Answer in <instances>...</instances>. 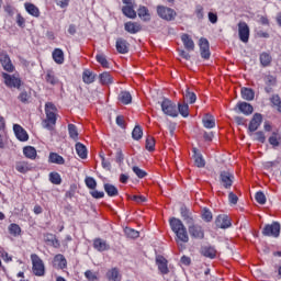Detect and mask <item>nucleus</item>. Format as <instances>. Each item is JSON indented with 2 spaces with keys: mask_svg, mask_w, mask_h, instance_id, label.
<instances>
[{
  "mask_svg": "<svg viewBox=\"0 0 281 281\" xmlns=\"http://www.w3.org/2000/svg\"><path fill=\"white\" fill-rule=\"evenodd\" d=\"M85 183L89 190H95V188H98V182L93 179V177H86Z\"/></svg>",
  "mask_w": 281,
  "mask_h": 281,
  "instance_id": "48",
  "label": "nucleus"
},
{
  "mask_svg": "<svg viewBox=\"0 0 281 281\" xmlns=\"http://www.w3.org/2000/svg\"><path fill=\"white\" fill-rule=\"evenodd\" d=\"M15 170L22 175H25L26 172H30V166L25 161H19L15 164Z\"/></svg>",
  "mask_w": 281,
  "mask_h": 281,
  "instance_id": "39",
  "label": "nucleus"
},
{
  "mask_svg": "<svg viewBox=\"0 0 281 281\" xmlns=\"http://www.w3.org/2000/svg\"><path fill=\"white\" fill-rule=\"evenodd\" d=\"M106 279L109 281H121L122 278L120 277V270H117V268H112L106 272Z\"/></svg>",
  "mask_w": 281,
  "mask_h": 281,
  "instance_id": "32",
  "label": "nucleus"
},
{
  "mask_svg": "<svg viewBox=\"0 0 281 281\" xmlns=\"http://www.w3.org/2000/svg\"><path fill=\"white\" fill-rule=\"evenodd\" d=\"M280 223L279 222H273L272 224H267L261 234L262 236H272V238H278L280 236Z\"/></svg>",
  "mask_w": 281,
  "mask_h": 281,
  "instance_id": "8",
  "label": "nucleus"
},
{
  "mask_svg": "<svg viewBox=\"0 0 281 281\" xmlns=\"http://www.w3.org/2000/svg\"><path fill=\"white\" fill-rule=\"evenodd\" d=\"M97 60L100 63V65H102V67H104V69H109V61L106 60L105 56L97 55Z\"/></svg>",
  "mask_w": 281,
  "mask_h": 281,
  "instance_id": "61",
  "label": "nucleus"
},
{
  "mask_svg": "<svg viewBox=\"0 0 281 281\" xmlns=\"http://www.w3.org/2000/svg\"><path fill=\"white\" fill-rule=\"evenodd\" d=\"M101 85H113V77L109 72H102L99 76Z\"/></svg>",
  "mask_w": 281,
  "mask_h": 281,
  "instance_id": "41",
  "label": "nucleus"
},
{
  "mask_svg": "<svg viewBox=\"0 0 281 281\" xmlns=\"http://www.w3.org/2000/svg\"><path fill=\"white\" fill-rule=\"evenodd\" d=\"M53 262L57 269H67V259L61 254L56 255Z\"/></svg>",
  "mask_w": 281,
  "mask_h": 281,
  "instance_id": "25",
  "label": "nucleus"
},
{
  "mask_svg": "<svg viewBox=\"0 0 281 281\" xmlns=\"http://www.w3.org/2000/svg\"><path fill=\"white\" fill-rule=\"evenodd\" d=\"M255 139H257V142H260V144H265V142H267V136H265V132L259 131L255 133Z\"/></svg>",
  "mask_w": 281,
  "mask_h": 281,
  "instance_id": "60",
  "label": "nucleus"
},
{
  "mask_svg": "<svg viewBox=\"0 0 281 281\" xmlns=\"http://www.w3.org/2000/svg\"><path fill=\"white\" fill-rule=\"evenodd\" d=\"M215 225L220 227V229H227L232 227V221L227 215H218L215 220Z\"/></svg>",
  "mask_w": 281,
  "mask_h": 281,
  "instance_id": "17",
  "label": "nucleus"
},
{
  "mask_svg": "<svg viewBox=\"0 0 281 281\" xmlns=\"http://www.w3.org/2000/svg\"><path fill=\"white\" fill-rule=\"evenodd\" d=\"M260 124H262V114L255 113L248 125V135L250 137L260 128Z\"/></svg>",
  "mask_w": 281,
  "mask_h": 281,
  "instance_id": "10",
  "label": "nucleus"
},
{
  "mask_svg": "<svg viewBox=\"0 0 281 281\" xmlns=\"http://www.w3.org/2000/svg\"><path fill=\"white\" fill-rule=\"evenodd\" d=\"M188 232L191 238H195L196 240H203L205 238V231L199 224H191L188 226Z\"/></svg>",
  "mask_w": 281,
  "mask_h": 281,
  "instance_id": "9",
  "label": "nucleus"
},
{
  "mask_svg": "<svg viewBox=\"0 0 281 281\" xmlns=\"http://www.w3.org/2000/svg\"><path fill=\"white\" fill-rule=\"evenodd\" d=\"M31 260L33 265L32 269H33L34 276H37V277L45 276V263L43 262V259H41L38 255L33 254L31 255Z\"/></svg>",
  "mask_w": 281,
  "mask_h": 281,
  "instance_id": "6",
  "label": "nucleus"
},
{
  "mask_svg": "<svg viewBox=\"0 0 281 281\" xmlns=\"http://www.w3.org/2000/svg\"><path fill=\"white\" fill-rule=\"evenodd\" d=\"M95 77L97 75L93 71H83L82 81L85 85H92V82H95Z\"/></svg>",
  "mask_w": 281,
  "mask_h": 281,
  "instance_id": "34",
  "label": "nucleus"
},
{
  "mask_svg": "<svg viewBox=\"0 0 281 281\" xmlns=\"http://www.w3.org/2000/svg\"><path fill=\"white\" fill-rule=\"evenodd\" d=\"M272 106L281 113V99L280 95L273 94L270 99Z\"/></svg>",
  "mask_w": 281,
  "mask_h": 281,
  "instance_id": "44",
  "label": "nucleus"
},
{
  "mask_svg": "<svg viewBox=\"0 0 281 281\" xmlns=\"http://www.w3.org/2000/svg\"><path fill=\"white\" fill-rule=\"evenodd\" d=\"M115 161L119 164V166L124 164V153H122L121 148L116 149Z\"/></svg>",
  "mask_w": 281,
  "mask_h": 281,
  "instance_id": "55",
  "label": "nucleus"
},
{
  "mask_svg": "<svg viewBox=\"0 0 281 281\" xmlns=\"http://www.w3.org/2000/svg\"><path fill=\"white\" fill-rule=\"evenodd\" d=\"M202 122L205 128H214V126H216V121L211 114H206Z\"/></svg>",
  "mask_w": 281,
  "mask_h": 281,
  "instance_id": "38",
  "label": "nucleus"
},
{
  "mask_svg": "<svg viewBox=\"0 0 281 281\" xmlns=\"http://www.w3.org/2000/svg\"><path fill=\"white\" fill-rule=\"evenodd\" d=\"M181 41L183 43L184 49L188 52H194V41L190 35L188 34H182Z\"/></svg>",
  "mask_w": 281,
  "mask_h": 281,
  "instance_id": "24",
  "label": "nucleus"
},
{
  "mask_svg": "<svg viewBox=\"0 0 281 281\" xmlns=\"http://www.w3.org/2000/svg\"><path fill=\"white\" fill-rule=\"evenodd\" d=\"M100 158L102 168H104V170L111 171V161L106 160L104 154H100Z\"/></svg>",
  "mask_w": 281,
  "mask_h": 281,
  "instance_id": "58",
  "label": "nucleus"
},
{
  "mask_svg": "<svg viewBox=\"0 0 281 281\" xmlns=\"http://www.w3.org/2000/svg\"><path fill=\"white\" fill-rule=\"evenodd\" d=\"M146 150H149V153H153L155 150V137L148 135L145 143Z\"/></svg>",
  "mask_w": 281,
  "mask_h": 281,
  "instance_id": "46",
  "label": "nucleus"
},
{
  "mask_svg": "<svg viewBox=\"0 0 281 281\" xmlns=\"http://www.w3.org/2000/svg\"><path fill=\"white\" fill-rule=\"evenodd\" d=\"M68 133L74 142H78V127L75 124H68Z\"/></svg>",
  "mask_w": 281,
  "mask_h": 281,
  "instance_id": "43",
  "label": "nucleus"
},
{
  "mask_svg": "<svg viewBox=\"0 0 281 281\" xmlns=\"http://www.w3.org/2000/svg\"><path fill=\"white\" fill-rule=\"evenodd\" d=\"M0 64L3 67L4 71H14V65L12 64V59H10V55H8V52L2 50L0 53Z\"/></svg>",
  "mask_w": 281,
  "mask_h": 281,
  "instance_id": "12",
  "label": "nucleus"
},
{
  "mask_svg": "<svg viewBox=\"0 0 281 281\" xmlns=\"http://www.w3.org/2000/svg\"><path fill=\"white\" fill-rule=\"evenodd\" d=\"M199 47L201 58H204V60H210V56H212V53H210V41H207L205 37H201L199 41Z\"/></svg>",
  "mask_w": 281,
  "mask_h": 281,
  "instance_id": "11",
  "label": "nucleus"
},
{
  "mask_svg": "<svg viewBox=\"0 0 281 281\" xmlns=\"http://www.w3.org/2000/svg\"><path fill=\"white\" fill-rule=\"evenodd\" d=\"M192 150L194 166H196V168H205V159L203 158V154L199 153V149L196 147H193Z\"/></svg>",
  "mask_w": 281,
  "mask_h": 281,
  "instance_id": "21",
  "label": "nucleus"
},
{
  "mask_svg": "<svg viewBox=\"0 0 281 281\" xmlns=\"http://www.w3.org/2000/svg\"><path fill=\"white\" fill-rule=\"evenodd\" d=\"M48 161L50 164H57L58 166H63L65 164V158H63V156L58 155L57 153H50Z\"/></svg>",
  "mask_w": 281,
  "mask_h": 281,
  "instance_id": "33",
  "label": "nucleus"
},
{
  "mask_svg": "<svg viewBox=\"0 0 281 281\" xmlns=\"http://www.w3.org/2000/svg\"><path fill=\"white\" fill-rule=\"evenodd\" d=\"M132 137L136 142H139L142 137H144V130H142V126L136 125L132 132Z\"/></svg>",
  "mask_w": 281,
  "mask_h": 281,
  "instance_id": "42",
  "label": "nucleus"
},
{
  "mask_svg": "<svg viewBox=\"0 0 281 281\" xmlns=\"http://www.w3.org/2000/svg\"><path fill=\"white\" fill-rule=\"evenodd\" d=\"M93 247L97 249V251H109V249H111V246H109L106 240L102 238H95L93 240Z\"/></svg>",
  "mask_w": 281,
  "mask_h": 281,
  "instance_id": "23",
  "label": "nucleus"
},
{
  "mask_svg": "<svg viewBox=\"0 0 281 281\" xmlns=\"http://www.w3.org/2000/svg\"><path fill=\"white\" fill-rule=\"evenodd\" d=\"M161 111L165 115L169 117H179V111L177 110V104L172 102L170 99L164 98L160 103Z\"/></svg>",
  "mask_w": 281,
  "mask_h": 281,
  "instance_id": "3",
  "label": "nucleus"
},
{
  "mask_svg": "<svg viewBox=\"0 0 281 281\" xmlns=\"http://www.w3.org/2000/svg\"><path fill=\"white\" fill-rule=\"evenodd\" d=\"M220 183L225 190H231L234 186V173L229 170H223L220 172Z\"/></svg>",
  "mask_w": 281,
  "mask_h": 281,
  "instance_id": "7",
  "label": "nucleus"
},
{
  "mask_svg": "<svg viewBox=\"0 0 281 281\" xmlns=\"http://www.w3.org/2000/svg\"><path fill=\"white\" fill-rule=\"evenodd\" d=\"M238 35L241 43H249V25L246 22H239L237 24Z\"/></svg>",
  "mask_w": 281,
  "mask_h": 281,
  "instance_id": "13",
  "label": "nucleus"
},
{
  "mask_svg": "<svg viewBox=\"0 0 281 281\" xmlns=\"http://www.w3.org/2000/svg\"><path fill=\"white\" fill-rule=\"evenodd\" d=\"M265 82L266 85H268L269 87H274L276 82H278V80L276 79V77L271 76V75H268L266 78H265Z\"/></svg>",
  "mask_w": 281,
  "mask_h": 281,
  "instance_id": "63",
  "label": "nucleus"
},
{
  "mask_svg": "<svg viewBox=\"0 0 281 281\" xmlns=\"http://www.w3.org/2000/svg\"><path fill=\"white\" fill-rule=\"evenodd\" d=\"M195 15H196V19H199V21H203L205 16V14L203 13V5L198 4L195 7Z\"/></svg>",
  "mask_w": 281,
  "mask_h": 281,
  "instance_id": "59",
  "label": "nucleus"
},
{
  "mask_svg": "<svg viewBox=\"0 0 281 281\" xmlns=\"http://www.w3.org/2000/svg\"><path fill=\"white\" fill-rule=\"evenodd\" d=\"M260 63L263 67H268L271 64V55L269 53H262L260 55Z\"/></svg>",
  "mask_w": 281,
  "mask_h": 281,
  "instance_id": "51",
  "label": "nucleus"
},
{
  "mask_svg": "<svg viewBox=\"0 0 281 281\" xmlns=\"http://www.w3.org/2000/svg\"><path fill=\"white\" fill-rule=\"evenodd\" d=\"M180 214L187 225H192L194 223V217L192 216V213L190 212V209H188V206L182 205L180 207Z\"/></svg>",
  "mask_w": 281,
  "mask_h": 281,
  "instance_id": "20",
  "label": "nucleus"
},
{
  "mask_svg": "<svg viewBox=\"0 0 281 281\" xmlns=\"http://www.w3.org/2000/svg\"><path fill=\"white\" fill-rule=\"evenodd\" d=\"M200 252L202 256H204V258H210L211 260L216 258V248L213 246H202Z\"/></svg>",
  "mask_w": 281,
  "mask_h": 281,
  "instance_id": "22",
  "label": "nucleus"
},
{
  "mask_svg": "<svg viewBox=\"0 0 281 281\" xmlns=\"http://www.w3.org/2000/svg\"><path fill=\"white\" fill-rule=\"evenodd\" d=\"M184 98L188 100L189 104H194V102H196V94L190 92V88L186 89Z\"/></svg>",
  "mask_w": 281,
  "mask_h": 281,
  "instance_id": "47",
  "label": "nucleus"
},
{
  "mask_svg": "<svg viewBox=\"0 0 281 281\" xmlns=\"http://www.w3.org/2000/svg\"><path fill=\"white\" fill-rule=\"evenodd\" d=\"M137 14L142 21H150V11L145 5H140L137 10Z\"/></svg>",
  "mask_w": 281,
  "mask_h": 281,
  "instance_id": "28",
  "label": "nucleus"
},
{
  "mask_svg": "<svg viewBox=\"0 0 281 281\" xmlns=\"http://www.w3.org/2000/svg\"><path fill=\"white\" fill-rule=\"evenodd\" d=\"M133 172L136 175V177H138V179H144V177H146L148 173L144 170H142L139 167L134 166L132 168Z\"/></svg>",
  "mask_w": 281,
  "mask_h": 281,
  "instance_id": "56",
  "label": "nucleus"
},
{
  "mask_svg": "<svg viewBox=\"0 0 281 281\" xmlns=\"http://www.w3.org/2000/svg\"><path fill=\"white\" fill-rule=\"evenodd\" d=\"M49 181L50 183H54V186H60V183H63V179L60 178V175L58 172H50Z\"/></svg>",
  "mask_w": 281,
  "mask_h": 281,
  "instance_id": "45",
  "label": "nucleus"
},
{
  "mask_svg": "<svg viewBox=\"0 0 281 281\" xmlns=\"http://www.w3.org/2000/svg\"><path fill=\"white\" fill-rule=\"evenodd\" d=\"M124 233L127 236V238H139V232H137L131 227H125Z\"/></svg>",
  "mask_w": 281,
  "mask_h": 281,
  "instance_id": "50",
  "label": "nucleus"
},
{
  "mask_svg": "<svg viewBox=\"0 0 281 281\" xmlns=\"http://www.w3.org/2000/svg\"><path fill=\"white\" fill-rule=\"evenodd\" d=\"M119 100L122 102V104H131V102H133V97L131 95V92L122 91L119 94Z\"/></svg>",
  "mask_w": 281,
  "mask_h": 281,
  "instance_id": "37",
  "label": "nucleus"
},
{
  "mask_svg": "<svg viewBox=\"0 0 281 281\" xmlns=\"http://www.w3.org/2000/svg\"><path fill=\"white\" fill-rule=\"evenodd\" d=\"M45 79L49 85H56V82H58V79L52 72H47Z\"/></svg>",
  "mask_w": 281,
  "mask_h": 281,
  "instance_id": "62",
  "label": "nucleus"
},
{
  "mask_svg": "<svg viewBox=\"0 0 281 281\" xmlns=\"http://www.w3.org/2000/svg\"><path fill=\"white\" fill-rule=\"evenodd\" d=\"M156 11L158 16L164 21H175L177 19V11H175L172 8L158 5Z\"/></svg>",
  "mask_w": 281,
  "mask_h": 281,
  "instance_id": "5",
  "label": "nucleus"
},
{
  "mask_svg": "<svg viewBox=\"0 0 281 281\" xmlns=\"http://www.w3.org/2000/svg\"><path fill=\"white\" fill-rule=\"evenodd\" d=\"M56 111H58V109L56 108V105H54V103L47 102L45 104L46 119L43 120L42 122L43 128H47V131H54V127L56 126V120H57Z\"/></svg>",
  "mask_w": 281,
  "mask_h": 281,
  "instance_id": "2",
  "label": "nucleus"
},
{
  "mask_svg": "<svg viewBox=\"0 0 281 281\" xmlns=\"http://www.w3.org/2000/svg\"><path fill=\"white\" fill-rule=\"evenodd\" d=\"M234 111H236V113H243L244 115H251V113H254V106L247 102H238Z\"/></svg>",
  "mask_w": 281,
  "mask_h": 281,
  "instance_id": "15",
  "label": "nucleus"
},
{
  "mask_svg": "<svg viewBox=\"0 0 281 281\" xmlns=\"http://www.w3.org/2000/svg\"><path fill=\"white\" fill-rule=\"evenodd\" d=\"M9 232L12 236H19V234H21V226L18 224H10Z\"/></svg>",
  "mask_w": 281,
  "mask_h": 281,
  "instance_id": "53",
  "label": "nucleus"
},
{
  "mask_svg": "<svg viewBox=\"0 0 281 281\" xmlns=\"http://www.w3.org/2000/svg\"><path fill=\"white\" fill-rule=\"evenodd\" d=\"M268 142L271 146H273V148H277V146H280V142L278 140V134L276 132L272 133Z\"/></svg>",
  "mask_w": 281,
  "mask_h": 281,
  "instance_id": "54",
  "label": "nucleus"
},
{
  "mask_svg": "<svg viewBox=\"0 0 281 281\" xmlns=\"http://www.w3.org/2000/svg\"><path fill=\"white\" fill-rule=\"evenodd\" d=\"M241 98L243 100H247L248 102H251V100L256 98V92H254V89L251 88H241Z\"/></svg>",
  "mask_w": 281,
  "mask_h": 281,
  "instance_id": "29",
  "label": "nucleus"
},
{
  "mask_svg": "<svg viewBox=\"0 0 281 281\" xmlns=\"http://www.w3.org/2000/svg\"><path fill=\"white\" fill-rule=\"evenodd\" d=\"M228 201L232 205H236L238 203V195H236L234 192H229Z\"/></svg>",
  "mask_w": 281,
  "mask_h": 281,
  "instance_id": "64",
  "label": "nucleus"
},
{
  "mask_svg": "<svg viewBox=\"0 0 281 281\" xmlns=\"http://www.w3.org/2000/svg\"><path fill=\"white\" fill-rule=\"evenodd\" d=\"M2 78L4 80L5 87H8L9 89H21V85H23V81L21 80V77H19V75L2 72Z\"/></svg>",
  "mask_w": 281,
  "mask_h": 281,
  "instance_id": "4",
  "label": "nucleus"
},
{
  "mask_svg": "<svg viewBox=\"0 0 281 281\" xmlns=\"http://www.w3.org/2000/svg\"><path fill=\"white\" fill-rule=\"evenodd\" d=\"M53 60H55L57 65H63V63H65V53L63 52V49L56 48L53 52Z\"/></svg>",
  "mask_w": 281,
  "mask_h": 281,
  "instance_id": "30",
  "label": "nucleus"
},
{
  "mask_svg": "<svg viewBox=\"0 0 281 281\" xmlns=\"http://www.w3.org/2000/svg\"><path fill=\"white\" fill-rule=\"evenodd\" d=\"M131 47V44L128 43V41L119 37L116 40V50L119 52V54H128V49Z\"/></svg>",
  "mask_w": 281,
  "mask_h": 281,
  "instance_id": "19",
  "label": "nucleus"
},
{
  "mask_svg": "<svg viewBox=\"0 0 281 281\" xmlns=\"http://www.w3.org/2000/svg\"><path fill=\"white\" fill-rule=\"evenodd\" d=\"M178 114L182 115V117H189L190 115V106L188 103H178L177 108Z\"/></svg>",
  "mask_w": 281,
  "mask_h": 281,
  "instance_id": "36",
  "label": "nucleus"
},
{
  "mask_svg": "<svg viewBox=\"0 0 281 281\" xmlns=\"http://www.w3.org/2000/svg\"><path fill=\"white\" fill-rule=\"evenodd\" d=\"M124 30L128 34H137L142 32V24L139 22H126L124 24Z\"/></svg>",
  "mask_w": 281,
  "mask_h": 281,
  "instance_id": "18",
  "label": "nucleus"
},
{
  "mask_svg": "<svg viewBox=\"0 0 281 281\" xmlns=\"http://www.w3.org/2000/svg\"><path fill=\"white\" fill-rule=\"evenodd\" d=\"M13 131L16 139H19L20 142H27L30 139V135H27V132L21 125L14 124Z\"/></svg>",
  "mask_w": 281,
  "mask_h": 281,
  "instance_id": "16",
  "label": "nucleus"
},
{
  "mask_svg": "<svg viewBox=\"0 0 281 281\" xmlns=\"http://www.w3.org/2000/svg\"><path fill=\"white\" fill-rule=\"evenodd\" d=\"M76 153L80 159H87V146L82 145V143H77L75 145Z\"/></svg>",
  "mask_w": 281,
  "mask_h": 281,
  "instance_id": "35",
  "label": "nucleus"
},
{
  "mask_svg": "<svg viewBox=\"0 0 281 281\" xmlns=\"http://www.w3.org/2000/svg\"><path fill=\"white\" fill-rule=\"evenodd\" d=\"M23 153L27 159H36V148L26 146L23 148Z\"/></svg>",
  "mask_w": 281,
  "mask_h": 281,
  "instance_id": "40",
  "label": "nucleus"
},
{
  "mask_svg": "<svg viewBox=\"0 0 281 281\" xmlns=\"http://www.w3.org/2000/svg\"><path fill=\"white\" fill-rule=\"evenodd\" d=\"M122 12L124 16H127V19H137V12L135 11V7L132 5H124L122 8Z\"/></svg>",
  "mask_w": 281,
  "mask_h": 281,
  "instance_id": "27",
  "label": "nucleus"
},
{
  "mask_svg": "<svg viewBox=\"0 0 281 281\" xmlns=\"http://www.w3.org/2000/svg\"><path fill=\"white\" fill-rule=\"evenodd\" d=\"M156 265L162 276H168L170 269H168V259L161 255L156 256Z\"/></svg>",
  "mask_w": 281,
  "mask_h": 281,
  "instance_id": "14",
  "label": "nucleus"
},
{
  "mask_svg": "<svg viewBox=\"0 0 281 281\" xmlns=\"http://www.w3.org/2000/svg\"><path fill=\"white\" fill-rule=\"evenodd\" d=\"M255 200L257 201V203H259V205H265V203H267V195H265V192L258 191L255 194Z\"/></svg>",
  "mask_w": 281,
  "mask_h": 281,
  "instance_id": "49",
  "label": "nucleus"
},
{
  "mask_svg": "<svg viewBox=\"0 0 281 281\" xmlns=\"http://www.w3.org/2000/svg\"><path fill=\"white\" fill-rule=\"evenodd\" d=\"M103 188L108 196H117V194H120V191L117 190L116 186H113L111 183H104Z\"/></svg>",
  "mask_w": 281,
  "mask_h": 281,
  "instance_id": "31",
  "label": "nucleus"
},
{
  "mask_svg": "<svg viewBox=\"0 0 281 281\" xmlns=\"http://www.w3.org/2000/svg\"><path fill=\"white\" fill-rule=\"evenodd\" d=\"M85 277L87 278V280L89 281H100V279H98V273L91 271V270H87L85 272Z\"/></svg>",
  "mask_w": 281,
  "mask_h": 281,
  "instance_id": "57",
  "label": "nucleus"
},
{
  "mask_svg": "<svg viewBox=\"0 0 281 281\" xmlns=\"http://www.w3.org/2000/svg\"><path fill=\"white\" fill-rule=\"evenodd\" d=\"M24 8L26 12L31 14V16H35V19L41 16V10H38V7H36L34 3L26 2Z\"/></svg>",
  "mask_w": 281,
  "mask_h": 281,
  "instance_id": "26",
  "label": "nucleus"
},
{
  "mask_svg": "<svg viewBox=\"0 0 281 281\" xmlns=\"http://www.w3.org/2000/svg\"><path fill=\"white\" fill-rule=\"evenodd\" d=\"M202 218L205 221V223H212V211H210L209 209H203Z\"/></svg>",
  "mask_w": 281,
  "mask_h": 281,
  "instance_id": "52",
  "label": "nucleus"
},
{
  "mask_svg": "<svg viewBox=\"0 0 281 281\" xmlns=\"http://www.w3.org/2000/svg\"><path fill=\"white\" fill-rule=\"evenodd\" d=\"M169 225L173 234H176V243H189L190 236H188V228L183 225V222L177 217H171L169 220Z\"/></svg>",
  "mask_w": 281,
  "mask_h": 281,
  "instance_id": "1",
  "label": "nucleus"
}]
</instances>
